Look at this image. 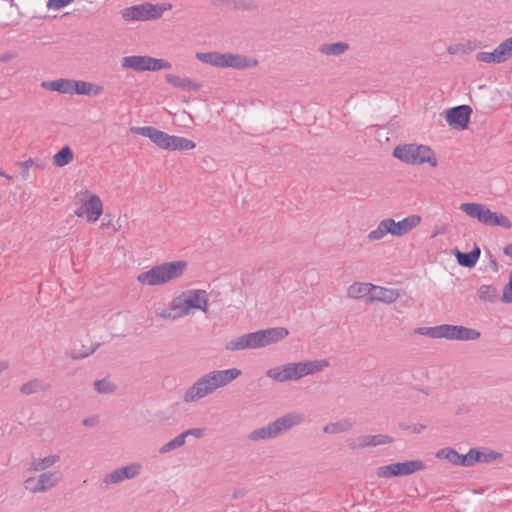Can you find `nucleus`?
Here are the masks:
<instances>
[{
	"instance_id": "nucleus-7",
	"label": "nucleus",
	"mask_w": 512,
	"mask_h": 512,
	"mask_svg": "<svg viewBox=\"0 0 512 512\" xmlns=\"http://www.w3.org/2000/svg\"><path fill=\"white\" fill-rule=\"evenodd\" d=\"M172 8L170 3L152 4L145 2L125 8L122 11L124 20L130 21H148L156 20L162 17L163 13Z\"/></svg>"
},
{
	"instance_id": "nucleus-49",
	"label": "nucleus",
	"mask_w": 512,
	"mask_h": 512,
	"mask_svg": "<svg viewBox=\"0 0 512 512\" xmlns=\"http://www.w3.org/2000/svg\"><path fill=\"white\" fill-rule=\"evenodd\" d=\"M35 162L32 158L25 160L23 162H18L17 165L21 167V175L23 179H27L29 176V169L34 166Z\"/></svg>"
},
{
	"instance_id": "nucleus-38",
	"label": "nucleus",
	"mask_w": 512,
	"mask_h": 512,
	"mask_svg": "<svg viewBox=\"0 0 512 512\" xmlns=\"http://www.w3.org/2000/svg\"><path fill=\"white\" fill-rule=\"evenodd\" d=\"M91 87H92V83H90V82H86L83 80L71 79L70 94L90 95Z\"/></svg>"
},
{
	"instance_id": "nucleus-42",
	"label": "nucleus",
	"mask_w": 512,
	"mask_h": 512,
	"mask_svg": "<svg viewBox=\"0 0 512 512\" xmlns=\"http://www.w3.org/2000/svg\"><path fill=\"white\" fill-rule=\"evenodd\" d=\"M94 389L98 393L108 394V393L115 392L116 389H117V386L114 383L108 381L106 378H104V379H101V380H96L94 382Z\"/></svg>"
},
{
	"instance_id": "nucleus-44",
	"label": "nucleus",
	"mask_w": 512,
	"mask_h": 512,
	"mask_svg": "<svg viewBox=\"0 0 512 512\" xmlns=\"http://www.w3.org/2000/svg\"><path fill=\"white\" fill-rule=\"evenodd\" d=\"M367 442L368 447H375L378 445L390 444L393 442V438L384 434L367 435Z\"/></svg>"
},
{
	"instance_id": "nucleus-54",
	"label": "nucleus",
	"mask_w": 512,
	"mask_h": 512,
	"mask_svg": "<svg viewBox=\"0 0 512 512\" xmlns=\"http://www.w3.org/2000/svg\"><path fill=\"white\" fill-rule=\"evenodd\" d=\"M501 301L504 303H512V287L507 286V284L503 288Z\"/></svg>"
},
{
	"instance_id": "nucleus-62",
	"label": "nucleus",
	"mask_w": 512,
	"mask_h": 512,
	"mask_svg": "<svg viewBox=\"0 0 512 512\" xmlns=\"http://www.w3.org/2000/svg\"><path fill=\"white\" fill-rule=\"evenodd\" d=\"M245 494H246V490H245V489H240V490L235 491V492L233 493V496H232V497H233L234 499H238V498H240V497L245 496Z\"/></svg>"
},
{
	"instance_id": "nucleus-37",
	"label": "nucleus",
	"mask_w": 512,
	"mask_h": 512,
	"mask_svg": "<svg viewBox=\"0 0 512 512\" xmlns=\"http://www.w3.org/2000/svg\"><path fill=\"white\" fill-rule=\"evenodd\" d=\"M388 233L391 234V227L389 225L388 219H384L379 223L375 230L368 234V238L371 241L380 240Z\"/></svg>"
},
{
	"instance_id": "nucleus-60",
	"label": "nucleus",
	"mask_w": 512,
	"mask_h": 512,
	"mask_svg": "<svg viewBox=\"0 0 512 512\" xmlns=\"http://www.w3.org/2000/svg\"><path fill=\"white\" fill-rule=\"evenodd\" d=\"M490 257H492V256L490 255ZM489 266L492 268L493 271H495V272L498 271L499 266H498V262L496 261V259L491 258L490 262H489Z\"/></svg>"
},
{
	"instance_id": "nucleus-18",
	"label": "nucleus",
	"mask_w": 512,
	"mask_h": 512,
	"mask_svg": "<svg viewBox=\"0 0 512 512\" xmlns=\"http://www.w3.org/2000/svg\"><path fill=\"white\" fill-rule=\"evenodd\" d=\"M436 457L439 459H446L453 465L462 467H471V461L469 457V451L466 454H460L455 449L446 447L440 449L436 453Z\"/></svg>"
},
{
	"instance_id": "nucleus-8",
	"label": "nucleus",
	"mask_w": 512,
	"mask_h": 512,
	"mask_svg": "<svg viewBox=\"0 0 512 512\" xmlns=\"http://www.w3.org/2000/svg\"><path fill=\"white\" fill-rule=\"evenodd\" d=\"M122 66L124 68L133 69L137 72L159 71L162 69H170L172 64L165 59L153 58L151 56H126L122 58Z\"/></svg>"
},
{
	"instance_id": "nucleus-59",
	"label": "nucleus",
	"mask_w": 512,
	"mask_h": 512,
	"mask_svg": "<svg viewBox=\"0 0 512 512\" xmlns=\"http://www.w3.org/2000/svg\"><path fill=\"white\" fill-rule=\"evenodd\" d=\"M74 213L77 217H83L86 214L85 205L82 204Z\"/></svg>"
},
{
	"instance_id": "nucleus-30",
	"label": "nucleus",
	"mask_w": 512,
	"mask_h": 512,
	"mask_svg": "<svg viewBox=\"0 0 512 512\" xmlns=\"http://www.w3.org/2000/svg\"><path fill=\"white\" fill-rule=\"evenodd\" d=\"M42 86L62 94H70L71 79H57L49 82H43Z\"/></svg>"
},
{
	"instance_id": "nucleus-24",
	"label": "nucleus",
	"mask_w": 512,
	"mask_h": 512,
	"mask_svg": "<svg viewBox=\"0 0 512 512\" xmlns=\"http://www.w3.org/2000/svg\"><path fill=\"white\" fill-rule=\"evenodd\" d=\"M196 58L205 64H210L216 67H226L225 62H227V53H219V52H198L196 54Z\"/></svg>"
},
{
	"instance_id": "nucleus-32",
	"label": "nucleus",
	"mask_w": 512,
	"mask_h": 512,
	"mask_svg": "<svg viewBox=\"0 0 512 512\" xmlns=\"http://www.w3.org/2000/svg\"><path fill=\"white\" fill-rule=\"evenodd\" d=\"M486 226H499L505 229H511L512 222L507 216L501 213L490 211V218H488Z\"/></svg>"
},
{
	"instance_id": "nucleus-11",
	"label": "nucleus",
	"mask_w": 512,
	"mask_h": 512,
	"mask_svg": "<svg viewBox=\"0 0 512 512\" xmlns=\"http://www.w3.org/2000/svg\"><path fill=\"white\" fill-rule=\"evenodd\" d=\"M472 112L469 105L455 106L446 110L445 119L453 129L465 130L469 126Z\"/></svg>"
},
{
	"instance_id": "nucleus-39",
	"label": "nucleus",
	"mask_w": 512,
	"mask_h": 512,
	"mask_svg": "<svg viewBox=\"0 0 512 512\" xmlns=\"http://www.w3.org/2000/svg\"><path fill=\"white\" fill-rule=\"evenodd\" d=\"M60 457L58 455H50L44 458L35 459L32 463L33 470L41 471L48 467H51L56 462H58Z\"/></svg>"
},
{
	"instance_id": "nucleus-5",
	"label": "nucleus",
	"mask_w": 512,
	"mask_h": 512,
	"mask_svg": "<svg viewBox=\"0 0 512 512\" xmlns=\"http://www.w3.org/2000/svg\"><path fill=\"white\" fill-rule=\"evenodd\" d=\"M419 333L431 338H446L448 340L474 341L480 338L481 333L473 328L462 325L441 324L434 327L419 328Z\"/></svg>"
},
{
	"instance_id": "nucleus-20",
	"label": "nucleus",
	"mask_w": 512,
	"mask_h": 512,
	"mask_svg": "<svg viewBox=\"0 0 512 512\" xmlns=\"http://www.w3.org/2000/svg\"><path fill=\"white\" fill-rule=\"evenodd\" d=\"M303 421V416L297 413H288L282 417L277 418L273 421L274 429L279 436L280 434L288 431L295 425L300 424Z\"/></svg>"
},
{
	"instance_id": "nucleus-14",
	"label": "nucleus",
	"mask_w": 512,
	"mask_h": 512,
	"mask_svg": "<svg viewBox=\"0 0 512 512\" xmlns=\"http://www.w3.org/2000/svg\"><path fill=\"white\" fill-rule=\"evenodd\" d=\"M388 221L391 227V235L400 237L419 225L421 222V216L413 214L398 222H395L392 218H388Z\"/></svg>"
},
{
	"instance_id": "nucleus-48",
	"label": "nucleus",
	"mask_w": 512,
	"mask_h": 512,
	"mask_svg": "<svg viewBox=\"0 0 512 512\" xmlns=\"http://www.w3.org/2000/svg\"><path fill=\"white\" fill-rule=\"evenodd\" d=\"M159 316L162 319H169V320H175L177 318L183 317L184 315H180V309L171 310L169 307L168 309H164L159 313Z\"/></svg>"
},
{
	"instance_id": "nucleus-36",
	"label": "nucleus",
	"mask_w": 512,
	"mask_h": 512,
	"mask_svg": "<svg viewBox=\"0 0 512 512\" xmlns=\"http://www.w3.org/2000/svg\"><path fill=\"white\" fill-rule=\"evenodd\" d=\"M262 330L244 334L246 338V344L248 349H257L264 347Z\"/></svg>"
},
{
	"instance_id": "nucleus-21",
	"label": "nucleus",
	"mask_w": 512,
	"mask_h": 512,
	"mask_svg": "<svg viewBox=\"0 0 512 512\" xmlns=\"http://www.w3.org/2000/svg\"><path fill=\"white\" fill-rule=\"evenodd\" d=\"M87 220L89 222L97 221L103 212V204L99 196L92 194L89 199L84 203Z\"/></svg>"
},
{
	"instance_id": "nucleus-46",
	"label": "nucleus",
	"mask_w": 512,
	"mask_h": 512,
	"mask_svg": "<svg viewBox=\"0 0 512 512\" xmlns=\"http://www.w3.org/2000/svg\"><path fill=\"white\" fill-rule=\"evenodd\" d=\"M347 446L352 449H361L368 447L367 435L359 436L357 438H349L346 440Z\"/></svg>"
},
{
	"instance_id": "nucleus-45",
	"label": "nucleus",
	"mask_w": 512,
	"mask_h": 512,
	"mask_svg": "<svg viewBox=\"0 0 512 512\" xmlns=\"http://www.w3.org/2000/svg\"><path fill=\"white\" fill-rule=\"evenodd\" d=\"M245 340H246V338L244 337V334L237 338H234L226 343L225 349L228 351H238V350L248 349Z\"/></svg>"
},
{
	"instance_id": "nucleus-13",
	"label": "nucleus",
	"mask_w": 512,
	"mask_h": 512,
	"mask_svg": "<svg viewBox=\"0 0 512 512\" xmlns=\"http://www.w3.org/2000/svg\"><path fill=\"white\" fill-rule=\"evenodd\" d=\"M142 466L139 463H131L113 470L104 477L105 484H116L126 479H133L141 473Z\"/></svg>"
},
{
	"instance_id": "nucleus-35",
	"label": "nucleus",
	"mask_w": 512,
	"mask_h": 512,
	"mask_svg": "<svg viewBox=\"0 0 512 512\" xmlns=\"http://www.w3.org/2000/svg\"><path fill=\"white\" fill-rule=\"evenodd\" d=\"M99 346L100 343H95L88 348L82 345L81 349H72L67 353V355L73 360L84 359L92 355L98 349Z\"/></svg>"
},
{
	"instance_id": "nucleus-52",
	"label": "nucleus",
	"mask_w": 512,
	"mask_h": 512,
	"mask_svg": "<svg viewBox=\"0 0 512 512\" xmlns=\"http://www.w3.org/2000/svg\"><path fill=\"white\" fill-rule=\"evenodd\" d=\"M205 429L204 428H190L182 432L184 439L188 436H194L196 438H201L204 435Z\"/></svg>"
},
{
	"instance_id": "nucleus-63",
	"label": "nucleus",
	"mask_w": 512,
	"mask_h": 512,
	"mask_svg": "<svg viewBox=\"0 0 512 512\" xmlns=\"http://www.w3.org/2000/svg\"><path fill=\"white\" fill-rule=\"evenodd\" d=\"M458 52V47L457 46H449L448 47V53L449 54H456Z\"/></svg>"
},
{
	"instance_id": "nucleus-25",
	"label": "nucleus",
	"mask_w": 512,
	"mask_h": 512,
	"mask_svg": "<svg viewBox=\"0 0 512 512\" xmlns=\"http://www.w3.org/2000/svg\"><path fill=\"white\" fill-rule=\"evenodd\" d=\"M373 284L355 282L348 288V296L354 299H364L367 303L368 297L371 295Z\"/></svg>"
},
{
	"instance_id": "nucleus-6",
	"label": "nucleus",
	"mask_w": 512,
	"mask_h": 512,
	"mask_svg": "<svg viewBox=\"0 0 512 512\" xmlns=\"http://www.w3.org/2000/svg\"><path fill=\"white\" fill-rule=\"evenodd\" d=\"M171 310L180 309V315H187L191 310L208 311V294L205 290L190 289L183 291L170 302Z\"/></svg>"
},
{
	"instance_id": "nucleus-47",
	"label": "nucleus",
	"mask_w": 512,
	"mask_h": 512,
	"mask_svg": "<svg viewBox=\"0 0 512 512\" xmlns=\"http://www.w3.org/2000/svg\"><path fill=\"white\" fill-rule=\"evenodd\" d=\"M200 86L190 78H183L178 88L184 91H198Z\"/></svg>"
},
{
	"instance_id": "nucleus-29",
	"label": "nucleus",
	"mask_w": 512,
	"mask_h": 512,
	"mask_svg": "<svg viewBox=\"0 0 512 512\" xmlns=\"http://www.w3.org/2000/svg\"><path fill=\"white\" fill-rule=\"evenodd\" d=\"M73 156L72 149L68 145H65L53 156V165L56 167H64L73 160Z\"/></svg>"
},
{
	"instance_id": "nucleus-10",
	"label": "nucleus",
	"mask_w": 512,
	"mask_h": 512,
	"mask_svg": "<svg viewBox=\"0 0 512 512\" xmlns=\"http://www.w3.org/2000/svg\"><path fill=\"white\" fill-rule=\"evenodd\" d=\"M62 478L60 471H49L39 475L38 479L30 477L25 481V488L33 493L45 492L56 486Z\"/></svg>"
},
{
	"instance_id": "nucleus-17",
	"label": "nucleus",
	"mask_w": 512,
	"mask_h": 512,
	"mask_svg": "<svg viewBox=\"0 0 512 512\" xmlns=\"http://www.w3.org/2000/svg\"><path fill=\"white\" fill-rule=\"evenodd\" d=\"M397 289L385 288L381 286L373 285L371 295L367 299V304L374 302L393 303L399 297Z\"/></svg>"
},
{
	"instance_id": "nucleus-22",
	"label": "nucleus",
	"mask_w": 512,
	"mask_h": 512,
	"mask_svg": "<svg viewBox=\"0 0 512 512\" xmlns=\"http://www.w3.org/2000/svg\"><path fill=\"white\" fill-rule=\"evenodd\" d=\"M226 67L234 69H246L258 65V61L254 58L247 57L240 54L227 53Z\"/></svg>"
},
{
	"instance_id": "nucleus-12",
	"label": "nucleus",
	"mask_w": 512,
	"mask_h": 512,
	"mask_svg": "<svg viewBox=\"0 0 512 512\" xmlns=\"http://www.w3.org/2000/svg\"><path fill=\"white\" fill-rule=\"evenodd\" d=\"M131 131L135 134L148 137L157 147L170 150L172 135L163 132L153 126L132 127Z\"/></svg>"
},
{
	"instance_id": "nucleus-15",
	"label": "nucleus",
	"mask_w": 512,
	"mask_h": 512,
	"mask_svg": "<svg viewBox=\"0 0 512 512\" xmlns=\"http://www.w3.org/2000/svg\"><path fill=\"white\" fill-rule=\"evenodd\" d=\"M471 467L476 463H491L503 458V454L489 448H471L469 450Z\"/></svg>"
},
{
	"instance_id": "nucleus-2",
	"label": "nucleus",
	"mask_w": 512,
	"mask_h": 512,
	"mask_svg": "<svg viewBox=\"0 0 512 512\" xmlns=\"http://www.w3.org/2000/svg\"><path fill=\"white\" fill-rule=\"evenodd\" d=\"M328 366L329 362L325 359L287 363L268 369L266 376L277 382H287L315 374Z\"/></svg>"
},
{
	"instance_id": "nucleus-34",
	"label": "nucleus",
	"mask_w": 512,
	"mask_h": 512,
	"mask_svg": "<svg viewBox=\"0 0 512 512\" xmlns=\"http://www.w3.org/2000/svg\"><path fill=\"white\" fill-rule=\"evenodd\" d=\"M353 424L349 419H343L341 421L335 423H329L324 428L323 431L329 434H336L341 432L349 431L352 428Z\"/></svg>"
},
{
	"instance_id": "nucleus-58",
	"label": "nucleus",
	"mask_w": 512,
	"mask_h": 512,
	"mask_svg": "<svg viewBox=\"0 0 512 512\" xmlns=\"http://www.w3.org/2000/svg\"><path fill=\"white\" fill-rule=\"evenodd\" d=\"M14 57H15V55L10 52L4 53L0 56V62H2V63L9 62Z\"/></svg>"
},
{
	"instance_id": "nucleus-41",
	"label": "nucleus",
	"mask_w": 512,
	"mask_h": 512,
	"mask_svg": "<svg viewBox=\"0 0 512 512\" xmlns=\"http://www.w3.org/2000/svg\"><path fill=\"white\" fill-rule=\"evenodd\" d=\"M476 60L485 63H502L497 48L493 52H479L476 54Z\"/></svg>"
},
{
	"instance_id": "nucleus-3",
	"label": "nucleus",
	"mask_w": 512,
	"mask_h": 512,
	"mask_svg": "<svg viewBox=\"0 0 512 512\" xmlns=\"http://www.w3.org/2000/svg\"><path fill=\"white\" fill-rule=\"evenodd\" d=\"M187 265V262L184 260L165 262L140 273L137 276V281L149 286L162 285L181 277Z\"/></svg>"
},
{
	"instance_id": "nucleus-56",
	"label": "nucleus",
	"mask_w": 512,
	"mask_h": 512,
	"mask_svg": "<svg viewBox=\"0 0 512 512\" xmlns=\"http://www.w3.org/2000/svg\"><path fill=\"white\" fill-rule=\"evenodd\" d=\"M425 428H426V426L423 424H413V425H410L409 431L411 433L418 434V433H421Z\"/></svg>"
},
{
	"instance_id": "nucleus-40",
	"label": "nucleus",
	"mask_w": 512,
	"mask_h": 512,
	"mask_svg": "<svg viewBox=\"0 0 512 512\" xmlns=\"http://www.w3.org/2000/svg\"><path fill=\"white\" fill-rule=\"evenodd\" d=\"M502 63L512 56V37L505 39L497 47Z\"/></svg>"
},
{
	"instance_id": "nucleus-19",
	"label": "nucleus",
	"mask_w": 512,
	"mask_h": 512,
	"mask_svg": "<svg viewBox=\"0 0 512 512\" xmlns=\"http://www.w3.org/2000/svg\"><path fill=\"white\" fill-rule=\"evenodd\" d=\"M453 254L457 260V263L465 268H473L481 254V249L477 244H474V247L469 252H461L457 248L453 250Z\"/></svg>"
},
{
	"instance_id": "nucleus-33",
	"label": "nucleus",
	"mask_w": 512,
	"mask_h": 512,
	"mask_svg": "<svg viewBox=\"0 0 512 512\" xmlns=\"http://www.w3.org/2000/svg\"><path fill=\"white\" fill-rule=\"evenodd\" d=\"M478 297L481 301L494 303L498 299V292L492 285L483 284L478 289Z\"/></svg>"
},
{
	"instance_id": "nucleus-55",
	"label": "nucleus",
	"mask_w": 512,
	"mask_h": 512,
	"mask_svg": "<svg viewBox=\"0 0 512 512\" xmlns=\"http://www.w3.org/2000/svg\"><path fill=\"white\" fill-rule=\"evenodd\" d=\"M99 422L98 416H90L83 420V425L87 427H93Z\"/></svg>"
},
{
	"instance_id": "nucleus-53",
	"label": "nucleus",
	"mask_w": 512,
	"mask_h": 512,
	"mask_svg": "<svg viewBox=\"0 0 512 512\" xmlns=\"http://www.w3.org/2000/svg\"><path fill=\"white\" fill-rule=\"evenodd\" d=\"M183 78L174 75V74H166L165 80L168 84L178 88Z\"/></svg>"
},
{
	"instance_id": "nucleus-61",
	"label": "nucleus",
	"mask_w": 512,
	"mask_h": 512,
	"mask_svg": "<svg viewBox=\"0 0 512 512\" xmlns=\"http://www.w3.org/2000/svg\"><path fill=\"white\" fill-rule=\"evenodd\" d=\"M503 253H504L506 256H508V257L512 258V244H508V245H506V246L504 247V249H503Z\"/></svg>"
},
{
	"instance_id": "nucleus-57",
	"label": "nucleus",
	"mask_w": 512,
	"mask_h": 512,
	"mask_svg": "<svg viewBox=\"0 0 512 512\" xmlns=\"http://www.w3.org/2000/svg\"><path fill=\"white\" fill-rule=\"evenodd\" d=\"M103 91V87L99 85L92 84L90 89V95L97 96Z\"/></svg>"
},
{
	"instance_id": "nucleus-4",
	"label": "nucleus",
	"mask_w": 512,
	"mask_h": 512,
	"mask_svg": "<svg viewBox=\"0 0 512 512\" xmlns=\"http://www.w3.org/2000/svg\"><path fill=\"white\" fill-rule=\"evenodd\" d=\"M393 157L400 161L412 164L421 165L429 163L430 166H437V159L433 150L427 145L417 144H401L397 145L392 152Z\"/></svg>"
},
{
	"instance_id": "nucleus-50",
	"label": "nucleus",
	"mask_w": 512,
	"mask_h": 512,
	"mask_svg": "<svg viewBox=\"0 0 512 512\" xmlns=\"http://www.w3.org/2000/svg\"><path fill=\"white\" fill-rule=\"evenodd\" d=\"M257 5L253 0H237L235 2V8L241 10H253L256 9Z\"/></svg>"
},
{
	"instance_id": "nucleus-1",
	"label": "nucleus",
	"mask_w": 512,
	"mask_h": 512,
	"mask_svg": "<svg viewBox=\"0 0 512 512\" xmlns=\"http://www.w3.org/2000/svg\"><path fill=\"white\" fill-rule=\"evenodd\" d=\"M241 370L230 368L226 370H213L200 377L184 393L186 403L195 402L212 394L216 389L224 387L241 375Z\"/></svg>"
},
{
	"instance_id": "nucleus-64",
	"label": "nucleus",
	"mask_w": 512,
	"mask_h": 512,
	"mask_svg": "<svg viewBox=\"0 0 512 512\" xmlns=\"http://www.w3.org/2000/svg\"><path fill=\"white\" fill-rule=\"evenodd\" d=\"M507 286L512 287V269H511V272H510L509 281L507 283Z\"/></svg>"
},
{
	"instance_id": "nucleus-43",
	"label": "nucleus",
	"mask_w": 512,
	"mask_h": 512,
	"mask_svg": "<svg viewBox=\"0 0 512 512\" xmlns=\"http://www.w3.org/2000/svg\"><path fill=\"white\" fill-rule=\"evenodd\" d=\"M185 444V439L182 434H179L174 439L170 440L166 444H164L160 449L159 452L161 454L168 453L169 451H172L174 449L180 448Z\"/></svg>"
},
{
	"instance_id": "nucleus-16",
	"label": "nucleus",
	"mask_w": 512,
	"mask_h": 512,
	"mask_svg": "<svg viewBox=\"0 0 512 512\" xmlns=\"http://www.w3.org/2000/svg\"><path fill=\"white\" fill-rule=\"evenodd\" d=\"M460 210L470 218L478 220L480 223L486 225L488 218H490V209L481 203H462Z\"/></svg>"
},
{
	"instance_id": "nucleus-26",
	"label": "nucleus",
	"mask_w": 512,
	"mask_h": 512,
	"mask_svg": "<svg viewBox=\"0 0 512 512\" xmlns=\"http://www.w3.org/2000/svg\"><path fill=\"white\" fill-rule=\"evenodd\" d=\"M349 50L346 42L324 43L319 46V51L324 55L339 56Z\"/></svg>"
},
{
	"instance_id": "nucleus-27",
	"label": "nucleus",
	"mask_w": 512,
	"mask_h": 512,
	"mask_svg": "<svg viewBox=\"0 0 512 512\" xmlns=\"http://www.w3.org/2000/svg\"><path fill=\"white\" fill-rule=\"evenodd\" d=\"M278 435L274 429L273 423H269L266 426L260 427L258 429L253 430L249 434V439L251 440H264V439H270V438H276Z\"/></svg>"
},
{
	"instance_id": "nucleus-23",
	"label": "nucleus",
	"mask_w": 512,
	"mask_h": 512,
	"mask_svg": "<svg viewBox=\"0 0 512 512\" xmlns=\"http://www.w3.org/2000/svg\"><path fill=\"white\" fill-rule=\"evenodd\" d=\"M264 347L277 343L289 335V331L284 327H273L262 330Z\"/></svg>"
},
{
	"instance_id": "nucleus-31",
	"label": "nucleus",
	"mask_w": 512,
	"mask_h": 512,
	"mask_svg": "<svg viewBox=\"0 0 512 512\" xmlns=\"http://www.w3.org/2000/svg\"><path fill=\"white\" fill-rule=\"evenodd\" d=\"M196 147V143L190 139L172 135L169 151H187Z\"/></svg>"
},
{
	"instance_id": "nucleus-51",
	"label": "nucleus",
	"mask_w": 512,
	"mask_h": 512,
	"mask_svg": "<svg viewBox=\"0 0 512 512\" xmlns=\"http://www.w3.org/2000/svg\"><path fill=\"white\" fill-rule=\"evenodd\" d=\"M73 0H48L47 7L54 10H59L61 8L69 5Z\"/></svg>"
},
{
	"instance_id": "nucleus-28",
	"label": "nucleus",
	"mask_w": 512,
	"mask_h": 512,
	"mask_svg": "<svg viewBox=\"0 0 512 512\" xmlns=\"http://www.w3.org/2000/svg\"><path fill=\"white\" fill-rule=\"evenodd\" d=\"M50 385L43 384L42 380L35 378L20 386V392L24 395H31L39 391H46Z\"/></svg>"
},
{
	"instance_id": "nucleus-9",
	"label": "nucleus",
	"mask_w": 512,
	"mask_h": 512,
	"mask_svg": "<svg viewBox=\"0 0 512 512\" xmlns=\"http://www.w3.org/2000/svg\"><path fill=\"white\" fill-rule=\"evenodd\" d=\"M425 468V463L421 460H409L405 462L392 463L381 466L377 469V476L382 478H391L398 476L411 475Z\"/></svg>"
}]
</instances>
